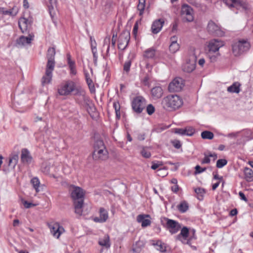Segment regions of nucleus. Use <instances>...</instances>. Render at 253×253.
<instances>
[{"label":"nucleus","instance_id":"obj_57","mask_svg":"<svg viewBox=\"0 0 253 253\" xmlns=\"http://www.w3.org/2000/svg\"><path fill=\"white\" fill-rule=\"evenodd\" d=\"M23 205L24 206L25 208H31L32 206H34V204H32L31 203H29L26 201H23Z\"/></svg>","mask_w":253,"mask_h":253},{"label":"nucleus","instance_id":"obj_62","mask_svg":"<svg viewBox=\"0 0 253 253\" xmlns=\"http://www.w3.org/2000/svg\"><path fill=\"white\" fill-rule=\"evenodd\" d=\"M205 63V60L204 58H201L199 59V61H198V64L201 66H203V65H204Z\"/></svg>","mask_w":253,"mask_h":253},{"label":"nucleus","instance_id":"obj_60","mask_svg":"<svg viewBox=\"0 0 253 253\" xmlns=\"http://www.w3.org/2000/svg\"><path fill=\"white\" fill-rule=\"evenodd\" d=\"M238 213L237 210L236 209H234L232 210L230 212V215L232 216L236 215Z\"/></svg>","mask_w":253,"mask_h":253},{"label":"nucleus","instance_id":"obj_39","mask_svg":"<svg viewBox=\"0 0 253 253\" xmlns=\"http://www.w3.org/2000/svg\"><path fill=\"white\" fill-rule=\"evenodd\" d=\"M113 107L115 109L116 117L118 119H119L121 117L120 114V105L118 102H114L113 103Z\"/></svg>","mask_w":253,"mask_h":253},{"label":"nucleus","instance_id":"obj_55","mask_svg":"<svg viewBox=\"0 0 253 253\" xmlns=\"http://www.w3.org/2000/svg\"><path fill=\"white\" fill-rule=\"evenodd\" d=\"M117 36V34H114L113 35V36H112V41H111V42H112L111 43H112L111 48L113 50L115 49Z\"/></svg>","mask_w":253,"mask_h":253},{"label":"nucleus","instance_id":"obj_58","mask_svg":"<svg viewBox=\"0 0 253 253\" xmlns=\"http://www.w3.org/2000/svg\"><path fill=\"white\" fill-rule=\"evenodd\" d=\"M239 195L241 198V200L245 201V202H247L248 201V199L247 198H246V197L245 196V194L241 191L239 192Z\"/></svg>","mask_w":253,"mask_h":253},{"label":"nucleus","instance_id":"obj_38","mask_svg":"<svg viewBox=\"0 0 253 253\" xmlns=\"http://www.w3.org/2000/svg\"><path fill=\"white\" fill-rule=\"evenodd\" d=\"M91 50L93 54V63L95 66L97 65V48L95 45H93V44H91Z\"/></svg>","mask_w":253,"mask_h":253},{"label":"nucleus","instance_id":"obj_14","mask_svg":"<svg viewBox=\"0 0 253 253\" xmlns=\"http://www.w3.org/2000/svg\"><path fill=\"white\" fill-rule=\"evenodd\" d=\"M165 219L166 221V227L171 234L176 233L180 230L181 226L177 221L168 218Z\"/></svg>","mask_w":253,"mask_h":253},{"label":"nucleus","instance_id":"obj_15","mask_svg":"<svg viewBox=\"0 0 253 253\" xmlns=\"http://www.w3.org/2000/svg\"><path fill=\"white\" fill-rule=\"evenodd\" d=\"M224 45L223 41L217 40L212 39L211 40L208 44V48L209 53L218 52L219 49Z\"/></svg>","mask_w":253,"mask_h":253},{"label":"nucleus","instance_id":"obj_5","mask_svg":"<svg viewBox=\"0 0 253 253\" xmlns=\"http://www.w3.org/2000/svg\"><path fill=\"white\" fill-rule=\"evenodd\" d=\"M250 47L251 44L248 40H240L232 44V51L235 56H239L248 51Z\"/></svg>","mask_w":253,"mask_h":253},{"label":"nucleus","instance_id":"obj_35","mask_svg":"<svg viewBox=\"0 0 253 253\" xmlns=\"http://www.w3.org/2000/svg\"><path fill=\"white\" fill-rule=\"evenodd\" d=\"M195 192L197 195V198L199 200H202L204 195L205 194V190L202 188H197L194 189Z\"/></svg>","mask_w":253,"mask_h":253},{"label":"nucleus","instance_id":"obj_9","mask_svg":"<svg viewBox=\"0 0 253 253\" xmlns=\"http://www.w3.org/2000/svg\"><path fill=\"white\" fill-rule=\"evenodd\" d=\"M146 105V99L142 96L134 97L132 101L131 106L133 110L136 113H141Z\"/></svg>","mask_w":253,"mask_h":253},{"label":"nucleus","instance_id":"obj_47","mask_svg":"<svg viewBox=\"0 0 253 253\" xmlns=\"http://www.w3.org/2000/svg\"><path fill=\"white\" fill-rule=\"evenodd\" d=\"M155 109L154 106L152 104H149L146 107L147 113L151 115L155 112Z\"/></svg>","mask_w":253,"mask_h":253},{"label":"nucleus","instance_id":"obj_40","mask_svg":"<svg viewBox=\"0 0 253 253\" xmlns=\"http://www.w3.org/2000/svg\"><path fill=\"white\" fill-rule=\"evenodd\" d=\"M208 56L209 57L211 61L212 62H215L218 57L220 56V53L219 52L216 53H207Z\"/></svg>","mask_w":253,"mask_h":253},{"label":"nucleus","instance_id":"obj_41","mask_svg":"<svg viewBox=\"0 0 253 253\" xmlns=\"http://www.w3.org/2000/svg\"><path fill=\"white\" fill-rule=\"evenodd\" d=\"M179 47L178 43H172L169 45V49L171 53H174L179 50Z\"/></svg>","mask_w":253,"mask_h":253},{"label":"nucleus","instance_id":"obj_8","mask_svg":"<svg viewBox=\"0 0 253 253\" xmlns=\"http://www.w3.org/2000/svg\"><path fill=\"white\" fill-rule=\"evenodd\" d=\"M197 57L193 50L189 52V55L186 60V63L183 65L182 70L184 72L191 73L196 67Z\"/></svg>","mask_w":253,"mask_h":253},{"label":"nucleus","instance_id":"obj_44","mask_svg":"<svg viewBox=\"0 0 253 253\" xmlns=\"http://www.w3.org/2000/svg\"><path fill=\"white\" fill-rule=\"evenodd\" d=\"M0 14L13 16L16 15V12H15L14 14H13V11L11 9L5 10L3 7H0Z\"/></svg>","mask_w":253,"mask_h":253},{"label":"nucleus","instance_id":"obj_50","mask_svg":"<svg viewBox=\"0 0 253 253\" xmlns=\"http://www.w3.org/2000/svg\"><path fill=\"white\" fill-rule=\"evenodd\" d=\"M204 159L201 161V163L202 164H209L211 162V159L210 158V156H209V154L208 155H207L206 154H204Z\"/></svg>","mask_w":253,"mask_h":253},{"label":"nucleus","instance_id":"obj_49","mask_svg":"<svg viewBox=\"0 0 253 253\" xmlns=\"http://www.w3.org/2000/svg\"><path fill=\"white\" fill-rule=\"evenodd\" d=\"M70 70V74L72 76H75L77 74V71L76 69V64L73 66H70L69 67Z\"/></svg>","mask_w":253,"mask_h":253},{"label":"nucleus","instance_id":"obj_18","mask_svg":"<svg viewBox=\"0 0 253 253\" xmlns=\"http://www.w3.org/2000/svg\"><path fill=\"white\" fill-rule=\"evenodd\" d=\"M207 30L211 34L220 35L221 33L220 27L212 20L209 22L207 25Z\"/></svg>","mask_w":253,"mask_h":253},{"label":"nucleus","instance_id":"obj_28","mask_svg":"<svg viewBox=\"0 0 253 253\" xmlns=\"http://www.w3.org/2000/svg\"><path fill=\"white\" fill-rule=\"evenodd\" d=\"M98 244L106 248H109L110 247V238L108 235H105L102 238H100L98 241Z\"/></svg>","mask_w":253,"mask_h":253},{"label":"nucleus","instance_id":"obj_54","mask_svg":"<svg viewBox=\"0 0 253 253\" xmlns=\"http://www.w3.org/2000/svg\"><path fill=\"white\" fill-rule=\"evenodd\" d=\"M171 143L173 146L176 149H179L181 147V144L179 140H174L171 141Z\"/></svg>","mask_w":253,"mask_h":253},{"label":"nucleus","instance_id":"obj_6","mask_svg":"<svg viewBox=\"0 0 253 253\" xmlns=\"http://www.w3.org/2000/svg\"><path fill=\"white\" fill-rule=\"evenodd\" d=\"M76 90V84L71 80L62 82L58 87V92L60 95H69Z\"/></svg>","mask_w":253,"mask_h":253},{"label":"nucleus","instance_id":"obj_61","mask_svg":"<svg viewBox=\"0 0 253 253\" xmlns=\"http://www.w3.org/2000/svg\"><path fill=\"white\" fill-rule=\"evenodd\" d=\"M170 40L171 42V43H177V37L176 36H173V37H171Z\"/></svg>","mask_w":253,"mask_h":253},{"label":"nucleus","instance_id":"obj_64","mask_svg":"<svg viewBox=\"0 0 253 253\" xmlns=\"http://www.w3.org/2000/svg\"><path fill=\"white\" fill-rule=\"evenodd\" d=\"M42 170L43 172L45 173L46 174H47L49 172V168L48 167H45V168H42Z\"/></svg>","mask_w":253,"mask_h":253},{"label":"nucleus","instance_id":"obj_1","mask_svg":"<svg viewBox=\"0 0 253 253\" xmlns=\"http://www.w3.org/2000/svg\"><path fill=\"white\" fill-rule=\"evenodd\" d=\"M55 49L50 47L48 49L46 57L47 62L46 66L45 75L42 78V82L43 85L49 84L52 78V72L55 67Z\"/></svg>","mask_w":253,"mask_h":253},{"label":"nucleus","instance_id":"obj_2","mask_svg":"<svg viewBox=\"0 0 253 253\" xmlns=\"http://www.w3.org/2000/svg\"><path fill=\"white\" fill-rule=\"evenodd\" d=\"M73 189L71 191V196L74 202L75 212L81 215L83 213L84 192L78 186H72Z\"/></svg>","mask_w":253,"mask_h":253},{"label":"nucleus","instance_id":"obj_32","mask_svg":"<svg viewBox=\"0 0 253 253\" xmlns=\"http://www.w3.org/2000/svg\"><path fill=\"white\" fill-rule=\"evenodd\" d=\"M188 204L185 201L181 202L180 204L177 206L178 211L182 213L185 212L188 210Z\"/></svg>","mask_w":253,"mask_h":253},{"label":"nucleus","instance_id":"obj_36","mask_svg":"<svg viewBox=\"0 0 253 253\" xmlns=\"http://www.w3.org/2000/svg\"><path fill=\"white\" fill-rule=\"evenodd\" d=\"M145 0H139V3L137 5V9L139 11V15H142L143 14V11L145 7Z\"/></svg>","mask_w":253,"mask_h":253},{"label":"nucleus","instance_id":"obj_20","mask_svg":"<svg viewBox=\"0 0 253 253\" xmlns=\"http://www.w3.org/2000/svg\"><path fill=\"white\" fill-rule=\"evenodd\" d=\"M108 218V211L103 208L99 210V216L93 218V221L95 222H105Z\"/></svg>","mask_w":253,"mask_h":253},{"label":"nucleus","instance_id":"obj_51","mask_svg":"<svg viewBox=\"0 0 253 253\" xmlns=\"http://www.w3.org/2000/svg\"><path fill=\"white\" fill-rule=\"evenodd\" d=\"M195 174H199L201 173L204 171H205L206 170V168H201L199 165H197L195 168Z\"/></svg>","mask_w":253,"mask_h":253},{"label":"nucleus","instance_id":"obj_63","mask_svg":"<svg viewBox=\"0 0 253 253\" xmlns=\"http://www.w3.org/2000/svg\"><path fill=\"white\" fill-rule=\"evenodd\" d=\"M23 6L25 8H28L29 7V3L27 0H23Z\"/></svg>","mask_w":253,"mask_h":253},{"label":"nucleus","instance_id":"obj_27","mask_svg":"<svg viewBox=\"0 0 253 253\" xmlns=\"http://www.w3.org/2000/svg\"><path fill=\"white\" fill-rule=\"evenodd\" d=\"M19 160L17 154H13L10 156L8 161V166L12 168H14Z\"/></svg>","mask_w":253,"mask_h":253},{"label":"nucleus","instance_id":"obj_4","mask_svg":"<svg viewBox=\"0 0 253 253\" xmlns=\"http://www.w3.org/2000/svg\"><path fill=\"white\" fill-rule=\"evenodd\" d=\"M92 157L94 160L104 161L108 158V153L102 140H97L94 145Z\"/></svg>","mask_w":253,"mask_h":253},{"label":"nucleus","instance_id":"obj_56","mask_svg":"<svg viewBox=\"0 0 253 253\" xmlns=\"http://www.w3.org/2000/svg\"><path fill=\"white\" fill-rule=\"evenodd\" d=\"M138 29V25L137 22H136L133 26L132 33L135 37L136 36L137 31Z\"/></svg>","mask_w":253,"mask_h":253},{"label":"nucleus","instance_id":"obj_21","mask_svg":"<svg viewBox=\"0 0 253 253\" xmlns=\"http://www.w3.org/2000/svg\"><path fill=\"white\" fill-rule=\"evenodd\" d=\"M21 161L24 164H29L31 163L32 157L28 149L25 148L22 149Z\"/></svg>","mask_w":253,"mask_h":253},{"label":"nucleus","instance_id":"obj_23","mask_svg":"<svg viewBox=\"0 0 253 253\" xmlns=\"http://www.w3.org/2000/svg\"><path fill=\"white\" fill-rule=\"evenodd\" d=\"M146 217L150 218V216L149 214H139L137 216V221L141 223L142 227H146L151 224V220Z\"/></svg>","mask_w":253,"mask_h":253},{"label":"nucleus","instance_id":"obj_43","mask_svg":"<svg viewBox=\"0 0 253 253\" xmlns=\"http://www.w3.org/2000/svg\"><path fill=\"white\" fill-rule=\"evenodd\" d=\"M227 164V161L224 159H219L216 162V166L218 168H222Z\"/></svg>","mask_w":253,"mask_h":253},{"label":"nucleus","instance_id":"obj_59","mask_svg":"<svg viewBox=\"0 0 253 253\" xmlns=\"http://www.w3.org/2000/svg\"><path fill=\"white\" fill-rule=\"evenodd\" d=\"M171 189L173 192L177 193L179 190V187L177 184H176L172 186Z\"/></svg>","mask_w":253,"mask_h":253},{"label":"nucleus","instance_id":"obj_30","mask_svg":"<svg viewBox=\"0 0 253 253\" xmlns=\"http://www.w3.org/2000/svg\"><path fill=\"white\" fill-rule=\"evenodd\" d=\"M153 245L156 246V249L162 253L167 252V245L161 241H157L156 243L153 244Z\"/></svg>","mask_w":253,"mask_h":253},{"label":"nucleus","instance_id":"obj_10","mask_svg":"<svg viewBox=\"0 0 253 253\" xmlns=\"http://www.w3.org/2000/svg\"><path fill=\"white\" fill-rule=\"evenodd\" d=\"M84 73L86 82L90 92L91 93H94L95 91V88L93 82L91 79L93 76L92 69L89 67L87 68H84Z\"/></svg>","mask_w":253,"mask_h":253},{"label":"nucleus","instance_id":"obj_37","mask_svg":"<svg viewBox=\"0 0 253 253\" xmlns=\"http://www.w3.org/2000/svg\"><path fill=\"white\" fill-rule=\"evenodd\" d=\"M31 182L33 185V187L36 190V192H39L40 191L39 188L40 184L39 179L37 177H34L31 179Z\"/></svg>","mask_w":253,"mask_h":253},{"label":"nucleus","instance_id":"obj_34","mask_svg":"<svg viewBox=\"0 0 253 253\" xmlns=\"http://www.w3.org/2000/svg\"><path fill=\"white\" fill-rule=\"evenodd\" d=\"M188 2L189 4L199 9H202L204 6L199 0H188Z\"/></svg>","mask_w":253,"mask_h":253},{"label":"nucleus","instance_id":"obj_12","mask_svg":"<svg viewBox=\"0 0 253 253\" xmlns=\"http://www.w3.org/2000/svg\"><path fill=\"white\" fill-rule=\"evenodd\" d=\"M181 14L187 22H191L194 20V12L192 8L187 4L181 6Z\"/></svg>","mask_w":253,"mask_h":253},{"label":"nucleus","instance_id":"obj_45","mask_svg":"<svg viewBox=\"0 0 253 253\" xmlns=\"http://www.w3.org/2000/svg\"><path fill=\"white\" fill-rule=\"evenodd\" d=\"M104 44H106L107 45V49L106 51V56L108 57L109 56V50L110 49V37H106L104 41Z\"/></svg>","mask_w":253,"mask_h":253},{"label":"nucleus","instance_id":"obj_11","mask_svg":"<svg viewBox=\"0 0 253 253\" xmlns=\"http://www.w3.org/2000/svg\"><path fill=\"white\" fill-rule=\"evenodd\" d=\"M130 40V33L127 30H124L120 35L118 47L121 50H124L127 46Z\"/></svg>","mask_w":253,"mask_h":253},{"label":"nucleus","instance_id":"obj_29","mask_svg":"<svg viewBox=\"0 0 253 253\" xmlns=\"http://www.w3.org/2000/svg\"><path fill=\"white\" fill-rule=\"evenodd\" d=\"M240 83L235 82L227 88V91L231 93H238L240 91Z\"/></svg>","mask_w":253,"mask_h":253},{"label":"nucleus","instance_id":"obj_46","mask_svg":"<svg viewBox=\"0 0 253 253\" xmlns=\"http://www.w3.org/2000/svg\"><path fill=\"white\" fill-rule=\"evenodd\" d=\"M131 61L130 60L126 61L124 65V70L128 73L130 70Z\"/></svg>","mask_w":253,"mask_h":253},{"label":"nucleus","instance_id":"obj_7","mask_svg":"<svg viewBox=\"0 0 253 253\" xmlns=\"http://www.w3.org/2000/svg\"><path fill=\"white\" fill-rule=\"evenodd\" d=\"M224 3L232 9L235 8L240 11H249L250 6L249 3L245 0H223Z\"/></svg>","mask_w":253,"mask_h":253},{"label":"nucleus","instance_id":"obj_17","mask_svg":"<svg viewBox=\"0 0 253 253\" xmlns=\"http://www.w3.org/2000/svg\"><path fill=\"white\" fill-rule=\"evenodd\" d=\"M33 20L32 18L21 17L18 21L19 27L23 33L26 32L31 27Z\"/></svg>","mask_w":253,"mask_h":253},{"label":"nucleus","instance_id":"obj_16","mask_svg":"<svg viewBox=\"0 0 253 253\" xmlns=\"http://www.w3.org/2000/svg\"><path fill=\"white\" fill-rule=\"evenodd\" d=\"M48 227L52 235L58 239L61 234L64 232V228L59 223L55 222L49 224Z\"/></svg>","mask_w":253,"mask_h":253},{"label":"nucleus","instance_id":"obj_52","mask_svg":"<svg viewBox=\"0 0 253 253\" xmlns=\"http://www.w3.org/2000/svg\"><path fill=\"white\" fill-rule=\"evenodd\" d=\"M185 129L186 130V131L185 132L186 135L187 136H191L195 132V129L192 127H189L188 128H185Z\"/></svg>","mask_w":253,"mask_h":253},{"label":"nucleus","instance_id":"obj_19","mask_svg":"<svg viewBox=\"0 0 253 253\" xmlns=\"http://www.w3.org/2000/svg\"><path fill=\"white\" fill-rule=\"evenodd\" d=\"M165 21L163 19H159L154 21L151 26L152 32L156 34L158 33L162 29Z\"/></svg>","mask_w":253,"mask_h":253},{"label":"nucleus","instance_id":"obj_42","mask_svg":"<svg viewBox=\"0 0 253 253\" xmlns=\"http://www.w3.org/2000/svg\"><path fill=\"white\" fill-rule=\"evenodd\" d=\"M140 153L145 158H149L151 156L150 151L147 148L143 147L140 151Z\"/></svg>","mask_w":253,"mask_h":253},{"label":"nucleus","instance_id":"obj_13","mask_svg":"<svg viewBox=\"0 0 253 253\" xmlns=\"http://www.w3.org/2000/svg\"><path fill=\"white\" fill-rule=\"evenodd\" d=\"M184 86V82L181 78H175L169 85V92H178L180 91Z\"/></svg>","mask_w":253,"mask_h":253},{"label":"nucleus","instance_id":"obj_26","mask_svg":"<svg viewBox=\"0 0 253 253\" xmlns=\"http://www.w3.org/2000/svg\"><path fill=\"white\" fill-rule=\"evenodd\" d=\"M245 179L249 182L253 181V171L249 168L246 167L244 169Z\"/></svg>","mask_w":253,"mask_h":253},{"label":"nucleus","instance_id":"obj_25","mask_svg":"<svg viewBox=\"0 0 253 253\" xmlns=\"http://www.w3.org/2000/svg\"><path fill=\"white\" fill-rule=\"evenodd\" d=\"M189 235V230L186 227H183L179 234L176 236V239L181 241L182 243H184V241L186 240Z\"/></svg>","mask_w":253,"mask_h":253},{"label":"nucleus","instance_id":"obj_22","mask_svg":"<svg viewBox=\"0 0 253 253\" xmlns=\"http://www.w3.org/2000/svg\"><path fill=\"white\" fill-rule=\"evenodd\" d=\"M34 37V36L33 34H29L28 37L22 36L17 40V43L19 45L22 46L30 44L32 41L33 40Z\"/></svg>","mask_w":253,"mask_h":253},{"label":"nucleus","instance_id":"obj_53","mask_svg":"<svg viewBox=\"0 0 253 253\" xmlns=\"http://www.w3.org/2000/svg\"><path fill=\"white\" fill-rule=\"evenodd\" d=\"M186 130L183 128H176L174 130V132L176 134H178L181 135H186Z\"/></svg>","mask_w":253,"mask_h":253},{"label":"nucleus","instance_id":"obj_31","mask_svg":"<svg viewBox=\"0 0 253 253\" xmlns=\"http://www.w3.org/2000/svg\"><path fill=\"white\" fill-rule=\"evenodd\" d=\"M156 54V49L153 47H151L147 49L144 53V57L148 58V59H152L153 58Z\"/></svg>","mask_w":253,"mask_h":253},{"label":"nucleus","instance_id":"obj_3","mask_svg":"<svg viewBox=\"0 0 253 253\" xmlns=\"http://www.w3.org/2000/svg\"><path fill=\"white\" fill-rule=\"evenodd\" d=\"M182 98L177 95H169L164 97L162 100V105L164 109L168 111H173L178 109L183 105Z\"/></svg>","mask_w":253,"mask_h":253},{"label":"nucleus","instance_id":"obj_33","mask_svg":"<svg viewBox=\"0 0 253 253\" xmlns=\"http://www.w3.org/2000/svg\"><path fill=\"white\" fill-rule=\"evenodd\" d=\"M201 137L204 139H212L214 137L213 133L208 130H205L201 133Z\"/></svg>","mask_w":253,"mask_h":253},{"label":"nucleus","instance_id":"obj_24","mask_svg":"<svg viewBox=\"0 0 253 253\" xmlns=\"http://www.w3.org/2000/svg\"><path fill=\"white\" fill-rule=\"evenodd\" d=\"M151 94L153 99L160 98L163 94V90L160 86H157L152 88L151 90Z\"/></svg>","mask_w":253,"mask_h":253},{"label":"nucleus","instance_id":"obj_48","mask_svg":"<svg viewBox=\"0 0 253 253\" xmlns=\"http://www.w3.org/2000/svg\"><path fill=\"white\" fill-rule=\"evenodd\" d=\"M67 61L69 67L76 64L75 61L72 59L70 53L67 54Z\"/></svg>","mask_w":253,"mask_h":253}]
</instances>
